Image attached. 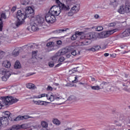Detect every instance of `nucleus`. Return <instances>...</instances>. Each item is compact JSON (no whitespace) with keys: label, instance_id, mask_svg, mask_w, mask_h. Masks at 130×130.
<instances>
[{"label":"nucleus","instance_id":"f257e3e1","mask_svg":"<svg viewBox=\"0 0 130 130\" xmlns=\"http://www.w3.org/2000/svg\"><path fill=\"white\" fill-rule=\"evenodd\" d=\"M2 101H0V109H2L3 105H11L19 101V100L12 96L1 97Z\"/></svg>","mask_w":130,"mask_h":130},{"label":"nucleus","instance_id":"f03ea898","mask_svg":"<svg viewBox=\"0 0 130 130\" xmlns=\"http://www.w3.org/2000/svg\"><path fill=\"white\" fill-rule=\"evenodd\" d=\"M119 14H130V4L129 2H126L124 5H121L118 10Z\"/></svg>","mask_w":130,"mask_h":130},{"label":"nucleus","instance_id":"7ed1b4c3","mask_svg":"<svg viewBox=\"0 0 130 130\" xmlns=\"http://www.w3.org/2000/svg\"><path fill=\"white\" fill-rule=\"evenodd\" d=\"M0 74L3 75L2 79V81H4V82H7L9 78L11 77V75H12L11 72L5 68H2L0 69Z\"/></svg>","mask_w":130,"mask_h":130},{"label":"nucleus","instance_id":"20e7f679","mask_svg":"<svg viewBox=\"0 0 130 130\" xmlns=\"http://www.w3.org/2000/svg\"><path fill=\"white\" fill-rule=\"evenodd\" d=\"M58 6H53L50 9L49 11L48 14L50 15H52L53 16H59V14H60V9Z\"/></svg>","mask_w":130,"mask_h":130},{"label":"nucleus","instance_id":"39448f33","mask_svg":"<svg viewBox=\"0 0 130 130\" xmlns=\"http://www.w3.org/2000/svg\"><path fill=\"white\" fill-rule=\"evenodd\" d=\"M24 14L26 18H34V9H33L31 7H27L25 8Z\"/></svg>","mask_w":130,"mask_h":130},{"label":"nucleus","instance_id":"423d86ee","mask_svg":"<svg viewBox=\"0 0 130 130\" xmlns=\"http://www.w3.org/2000/svg\"><path fill=\"white\" fill-rule=\"evenodd\" d=\"M117 31V29H115L107 31H103L100 34L99 37L100 38H106L107 37L110 36L112 34H113V33H115Z\"/></svg>","mask_w":130,"mask_h":130},{"label":"nucleus","instance_id":"0eeeda50","mask_svg":"<svg viewBox=\"0 0 130 130\" xmlns=\"http://www.w3.org/2000/svg\"><path fill=\"white\" fill-rule=\"evenodd\" d=\"M45 20L48 24H53V23L55 22L56 19L54 15L49 14V13H47L45 15Z\"/></svg>","mask_w":130,"mask_h":130},{"label":"nucleus","instance_id":"6e6552de","mask_svg":"<svg viewBox=\"0 0 130 130\" xmlns=\"http://www.w3.org/2000/svg\"><path fill=\"white\" fill-rule=\"evenodd\" d=\"M16 17L18 21H24V20L27 18L26 14H25V12L23 11L22 12L21 10H18L17 11Z\"/></svg>","mask_w":130,"mask_h":130},{"label":"nucleus","instance_id":"1a4fd4ad","mask_svg":"<svg viewBox=\"0 0 130 130\" xmlns=\"http://www.w3.org/2000/svg\"><path fill=\"white\" fill-rule=\"evenodd\" d=\"M9 124V120L8 118L2 117L0 119V129L2 128L1 126L6 127Z\"/></svg>","mask_w":130,"mask_h":130},{"label":"nucleus","instance_id":"9d476101","mask_svg":"<svg viewBox=\"0 0 130 130\" xmlns=\"http://www.w3.org/2000/svg\"><path fill=\"white\" fill-rule=\"evenodd\" d=\"M46 46L48 48V51H52V50H54L55 45L54 44V42H50L47 43Z\"/></svg>","mask_w":130,"mask_h":130},{"label":"nucleus","instance_id":"9b49d317","mask_svg":"<svg viewBox=\"0 0 130 130\" xmlns=\"http://www.w3.org/2000/svg\"><path fill=\"white\" fill-rule=\"evenodd\" d=\"M58 7L60 8L59 10H60V13H61V11H70V6H66L62 3L59 4Z\"/></svg>","mask_w":130,"mask_h":130},{"label":"nucleus","instance_id":"f8f14e48","mask_svg":"<svg viewBox=\"0 0 130 130\" xmlns=\"http://www.w3.org/2000/svg\"><path fill=\"white\" fill-rule=\"evenodd\" d=\"M82 34H83L82 31H76L75 34L71 37V40H76L78 38V36H81Z\"/></svg>","mask_w":130,"mask_h":130},{"label":"nucleus","instance_id":"ddd939ff","mask_svg":"<svg viewBox=\"0 0 130 130\" xmlns=\"http://www.w3.org/2000/svg\"><path fill=\"white\" fill-rule=\"evenodd\" d=\"M88 39H94L97 38V34L95 32H90L87 35Z\"/></svg>","mask_w":130,"mask_h":130},{"label":"nucleus","instance_id":"4468645a","mask_svg":"<svg viewBox=\"0 0 130 130\" xmlns=\"http://www.w3.org/2000/svg\"><path fill=\"white\" fill-rule=\"evenodd\" d=\"M3 67L6 68V69H10L11 68V62L8 60H5L2 62Z\"/></svg>","mask_w":130,"mask_h":130},{"label":"nucleus","instance_id":"2eb2a0df","mask_svg":"<svg viewBox=\"0 0 130 130\" xmlns=\"http://www.w3.org/2000/svg\"><path fill=\"white\" fill-rule=\"evenodd\" d=\"M7 19V15H6L5 13H2L1 15L0 21H1L0 23V31H3V21H2V19Z\"/></svg>","mask_w":130,"mask_h":130},{"label":"nucleus","instance_id":"dca6fc26","mask_svg":"<svg viewBox=\"0 0 130 130\" xmlns=\"http://www.w3.org/2000/svg\"><path fill=\"white\" fill-rule=\"evenodd\" d=\"M33 102H34L35 104H36L37 105H41V106H43V105H47V102L45 101H34L33 100Z\"/></svg>","mask_w":130,"mask_h":130},{"label":"nucleus","instance_id":"f3484780","mask_svg":"<svg viewBox=\"0 0 130 130\" xmlns=\"http://www.w3.org/2000/svg\"><path fill=\"white\" fill-rule=\"evenodd\" d=\"M67 52H68V51H67L66 49H62L56 53V56H60V55H63V54H66Z\"/></svg>","mask_w":130,"mask_h":130},{"label":"nucleus","instance_id":"a211bd4d","mask_svg":"<svg viewBox=\"0 0 130 130\" xmlns=\"http://www.w3.org/2000/svg\"><path fill=\"white\" fill-rule=\"evenodd\" d=\"M36 21L38 24H40V25H43V23H44V19L40 16L37 17Z\"/></svg>","mask_w":130,"mask_h":130},{"label":"nucleus","instance_id":"6ab92c4d","mask_svg":"<svg viewBox=\"0 0 130 130\" xmlns=\"http://www.w3.org/2000/svg\"><path fill=\"white\" fill-rule=\"evenodd\" d=\"M127 36H129L127 29H125L124 32L120 35V37L121 38H124V37H127Z\"/></svg>","mask_w":130,"mask_h":130},{"label":"nucleus","instance_id":"aec40b11","mask_svg":"<svg viewBox=\"0 0 130 130\" xmlns=\"http://www.w3.org/2000/svg\"><path fill=\"white\" fill-rule=\"evenodd\" d=\"M41 125L43 127L42 130H48L47 127H48V124L46 121H43L41 122Z\"/></svg>","mask_w":130,"mask_h":130},{"label":"nucleus","instance_id":"412c9836","mask_svg":"<svg viewBox=\"0 0 130 130\" xmlns=\"http://www.w3.org/2000/svg\"><path fill=\"white\" fill-rule=\"evenodd\" d=\"M31 28L32 31H34L39 30V28H38V24L36 23H34L31 25Z\"/></svg>","mask_w":130,"mask_h":130},{"label":"nucleus","instance_id":"4be33fe9","mask_svg":"<svg viewBox=\"0 0 130 130\" xmlns=\"http://www.w3.org/2000/svg\"><path fill=\"white\" fill-rule=\"evenodd\" d=\"M101 49V47H100V46L96 45L90 48L89 50L90 51H93L94 52L95 51H97L99 50V49Z\"/></svg>","mask_w":130,"mask_h":130},{"label":"nucleus","instance_id":"5701e85b","mask_svg":"<svg viewBox=\"0 0 130 130\" xmlns=\"http://www.w3.org/2000/svg\"><path fill=\"white\" fill-rule=\"evenodd\" d=\"M80 10V8L78 7L77 5L73 6L72 9L71 11L74 13L76 14V13H78Z\"/></svg>","mask_w":130,"mask_h":130},{"label":"nucleus","instance_id":"b1692460","mask_svg":"<svg viewBox=\"0 0 130 130\" xmlns=\"http://www.w3.org/2000/svg\"><path fill=\"white\" fill-rule=\"evenodd\" d=\"M68 30V28H64V29H57L56 30H54L53 31V33L54 34H58L59 33H62V32H64Z\"/></svg>","mask_w":130,"mask_h":130},{"label":"nucleus","instance_id":"393cba45","mask_svg":"<svg viewBox=\"0 0 130 130\" xmlns=\"http://www.w3.org/2000/svg\"><path fill=\"white\" fill-rule=\"evenodd\" d=\"M66 49H67L68 51H69V52H71L73 50L76 49V46H69L66 47Z\"/></svg>","mask_w":130,"mask_h":130},{"label":"nucleus","instance_id":"a878e982","mask_svg":"<svg viewBox=\"0 0 130 130\" xmlns=\"http://www.w3.org/2000/svg\"><path fill=\"white\" fill-rule=\"evenodd\" d=\"M21 66L20 62L18 60L16 61L14 64V69H16L17 70L18 69H21Z\"/></svg>","mask_w":130,"mask_h":130},{"label":"nucleus","instance_id":"bb28decb","mask_svg":"<svg viewBox=\"0 0 130 130\" xmlns=\"http://www.w3.org/2000/svg\"><path fill=\"white\" fill-rule=\"evenodd\" d=\"M26 87L28 89H33V90L36 89V86H35V85L32 83H28L26 84Z\"/></svg>","mask_w":130,"mask_h":130},{"label":"nucleus","instance_id":"cd10ccee","mask_svg":"<svg viewBox=\"0 0 130 130\" xmlns=\"http://www.w3.org/2000/svg\"><path fill=\"white\" fill-rule=\"evenodd\" d=\"M23 21L24 20H19V21L15 22L14 23V25L16 26L15 28H18V27H20V26H21V25H23Z\"/></svg>","mask_w":130,"mask_h":130},{"label":"nucleus","instance_id":"c85d7f7f","mask_svg":"<svg viewBox=\"0 0 130 130\" xmlns=\"http://www.w3.org/2000/svg\"><path fill=\"white\" fill-rule=\"evenodd\" d=\"M114 124L115 125H115L116 129H117V128L119 127H121L122 126L121 123H119V122H118L117 121H114Z\"/></svg>","mask_w":130,"mask_h":130},{"label":"nucleus","instance_id":"c756f323","mask_svg":"<svg viewBox=\"0 0 130 130\" xmlns=\"http://www.w3.org/2000/svg\"><path fill=\"white\" fill-rule=\"evenodd\" d=\"M71 53L72 55L76 56V55H80V51H78V52H77L76 49H75L74 50L72 51L71 52Z\"/></svg>","mask_w":130,"mask_h":130},{"label":"nucleus","instance_id":"7c9ffc66","mask_svg":"<svg viewBox=\"0 0 130 130\" xmlns=\"http://www.w3.org/2000/svg\"><path fill=\"white\" fill-rule=\"evenodd\" d=\"M30 3L29 0H21V4L25 6H27Z\"/></svg>","mask_w":130,"mask_h":130},{"label":"nucleus","instance_id":"2f4dec72","mask_svg":"<svg viewBox=\"0 0 130 130\" xmlns=\"http://www.w3.org/2000/svg\"><path fill=\"white\" fill-rule=\"evenodd\" d=\"M53 123H54V124H56V125H59V124H60V121H59L57 119H53Z\"/></svg>","mask_w":130,"mask_h":130},{"label":"nucleus","instance_id":"473e14b6","mask_svg":"<svg viewBox=\"0 0 130 130\" xmlns=\"http://www.w3.org/2000/svg\"><path fill=\"white\" fill-rule=\"evenodd\" d=\"M90 87L91 88L92 90H100L101 89V88H100V86L99 85H97V86H90Z\"/></svg>","mask_w":130,"mask_h":130},{"label":"nucleus","instance_id":"72a5a7b5","mask_svg":"<svg viewBox=\"0 0 130 130\" xmlns=\"http://www.w3.org/2000/svg\"><path fill=\"white\" fill-rule=\"evenodd\" d=\"M23 120V116H18L16 118L14 119V121H18Z\"/></svg>","mask_w":130,"mask_h":130},{"label":"nucleus","instance_id":"f704fd0d","mask_svg":"<svg viewBox=\"0 0 130 130\" xmlns=\"http://www.w3.org/2000/svg\"><path fill=\"white\" fill-rule=\"evenodd\" d=\"M108 130H116V128H115V125H112L108 126Z\"/></svg>","mask_w":130,"mask_h":130},{"label":"nucleus","instance_id":"c9c22d12","mask_svg":"<svg viewBox=\"0 0 130 130\" xmlns=\"http://www.w3.org/2000/svg\"><path fill=\"white\" fill-rule=\"evenodd\" d=\"M4 114H5V116H4L3 117H7V118H8V117H10L11 113H10V112L9 111H5L4 112Z\"/></svg>","mask_w":130,"mask_h":130},{"label":"nucleus","instance_id":"e433bc0d","mask_svg":"<svg viewBox=\"0 0 130 130\" xmlns=\"http://www.w3.org/2000/svg\"><path fill=\"white\" fill-rule=\"evenodd\" d=\"M123 87H125L123 88L124 91H126V92H130V88H128V86H125V85L123 84Z\"/></svg>","mask_w":130,"mask_h":130},{"label":"nucleus","instance_id":"4c0bfd02","mask_svg":"<svg viewBox=\"0 0 130 130\" xmlns=\"http://www.w3.org/2000/svg\"><path fill=\"white\" fill-rule=\"evenodd\" d=\"M76 72H78V70H77L76 68H74L69 71V74L70 75H72V74H74V73H76Z\"/></svg>","mask_w":130,"mask_h":130},{"label":"nucleus","instance_id":"58836bf2","mask_svg":"<svg viewBox=\"0 0 130 130\" xmlns=\"http://www.w3.org/2000/svg\"><path fill=\"white\" fill-rule=\"evenodd\" d=\"M57 56H56V54L55 55V56L52 57L51 59L52 61H53V62H56V61L57 60Z\"/></svg>","mask_w":130,"mask_h":130},{"label":"nucleus","instance_id":"ea45409f","mask_svg":"<svg viewBox=\"0 0 130 130\" xmlns=\"http://www.w3.org/2000/svg\"><path fill=\"white\" fill-rule=\"evenodd\" d=\"M54 95H52V94H50L49 98V100H50V101H51V102H52L53 101H54Z\"/></svg>","mask_w":130,"mask_h":130},{"label":"nucleus","instance_id":"a19ab883","mask_svg":"<svg viewBox=\"0 0 130 130\" xmlns=\"http://www.w3.org/2000/svg\"><path fill=\"white\" fill-rule=\"evenodd\" d=\"M6 55V53L5 52L1 51H0V59H2L4 56Z\"/></svg>","mask_w":130,"mask_h":130},{"label":"nucleus","instance_id":"79ce46f5","mask_svg":"<svg viewBox=\"0 0 130 130\" xmlns=\"http://www.w3.org/2000/svg\"><path fill=\"white\" fill-rule=\"evenodd\" d=\"M20 53V52H19V51H13L12 54L13 55H14L15 56H18V55H19Z\"/></svg>","mask_w":130,"mask_h":130},{"label":"nucleus","instance_id":"37998d69","mask_svg":"<svg viewBox=\"0 0 130 130\" xmlns=\"http://www.w3.org/2000/svg\"><path fill=\"white\" fill-rule=\"evenodd\" d=\"M96 31H98V32H100V31H102L103 30V27L102 26H98L95 28Z\"/></svg>","mask_w":130,"mask_h":130},{"label":"nucleus","instance_id":"c03bdc74","mask_svg":"<svg viewBox=\"0 0 130 130\" xmlns=\"http://www.w3.org/2000/svg\"><path fill=\"white\" fill-rule=\"evenodd\" d=\"M48 64H49V67H50V68H53V67H54V62H53L52 61H50L48 63Z\"/></svg>","mask_w":130,"mask_h":130},{"label":"nucleus","instance_id":"a18cd8bd","mask_svg":"<svg viewBox=\"0 0 130 130\" xmlns=\"http://www.w3.org/2000/svg\"><path fill=\"white\" fill-rule=\"evenodd\" d=\"M82 44L81 45L84 46V45H88L89 44V42L87 40L84 41L83 42H81Z\"/></svg>","mask_w":130,"mask_h":130},{"label":"nucleus","instance_id":"49530a36","mask_svg":"<svg viewBox=\"0 0 130 130\" xmlns=\"http://www.w3.org/2000/svg\"><path fill=\"white\" fill-rule=\"evenodd\" d=\"M23 119H28V118H33V117H31L29 115H24L22 116Z\"/></svg>","mask_w":130,"mask_h":130},{"label":"nucleus","instance_id":"de8ad7c7","mask_svg":"<svg viewBox=\"0 0 130 130\" xmlns=\"http://www.w3.org/2000/svg\"><path fill=\"white\" fill-rule=\"evenodd\" d=\"M75 14L72 10H70V11L68 13V16L69 17H72Z\"/></svg>","mask_w":130,"mask_h":130},{"label":"nucleus","instance_id":"09e8293b","mask_svg":"<svg viewBox=\"0 0 130 130\" xmlns=\"http://www.w3.org/2000/svg\"><path fill=\"white\" fill-rule=\"evenodd\" d=\"M116 25V23L115 22H113L109 24V27H114Z\"/></svg>","mask_w":130,"mask_h":130},{"label":"nucleus","instance_id":"8fccbe9b","mask_svg":"<svg viewBox=\"0 0 130 130\" xmlns=\"http://www.w3.org/2000/svg\"><path fill=\"white\" fill-rule=\"evenodd\" d=\"M108 84H109V82H103L101 84V86H107V85H108Z\"/></svg>","mask_w":130,"mask_h":130},{"label":"nucleus","instance_id":"3c124183","mask_svg":"<svg viewBox=\"0 0 130 130\" xmlns=\"http://www.w3.org/2000/svg\"><path fill=\"white\" fill-rule=\"evenodd\" d=\"M37 55V51H33L32 52V56H36V55Z\"/></svg>","mask_w":130,"mask_h":130},{"label":"nucleus","instance_id":"603ef678","mask_svg":"<svg viewBox=\"0 0 130 130\" xmlns=\"http://www.w3.org/2000/svg\"><path fill=\"white\" fill-rule=\"evenodd\" d=\"M46 94L45 93H43L42 94L39 95V98H42V97H45L46 96Z\"/></svg>","mask_w":130,"mask_h":130},{"label":"nucleus","instance_id":"864d4df0","mask_svg":"<svg viewBox=\"0 0 130 130\" xmlns=\"http://www.w3.org/2000/svg\"><path fill=\"white\" fill-rule=\"evenodd\" d=\"M78 77L76 76L75 77V80L72 81V83H78Z\"/></svg>","mask_w":130,"mask_h":130},{"label":"nucleus","instance_id":"5fc2aeb1","mask_svg":"<svg viewBox=\"0 0 130 130\" xmlns=\"http://www.w3.org/2000/svg\"><path fill=\"white\" fill-rule=\"evenodd\" d=\"M63 60H64V57H60L59 58V61H60V62H62V61H63Z\"/></svg>","mask_w":130,"mask_h":130},{"label":"nucleus","instance_id":"6e6d98bb","mask_svg":"<svg viewBox=\"0 0 130 130\" xmlns=\"http://www.w3.org/2000/svg\"><path fill=\"white\" fill-rule=\"evenodd\" d=\"M61 43H62V42H61V41H60V40H58V41H56V44H57L58 45H61Z\"/></svg>","mask_w":130,"mask_h":130},{"label":"nucleus","instance_id":"4d7b16f0","mask_svg":"<svg viewBox=\"0 0 130 130\" xmlns=\"http://www.w3.org/2000/svg\"><path fill=\"white\" fill-rule=\"evenodd\" d=\"M47 90H49V91H52V90H53V88L51 86H48Z\"/></svg>","mask_w":130,"mask_h":130},{"label":"nucleus","instance_id":"13d9d810","mask_svg":"<svg viewBox=\"0 0 130 130\" xmlns=\"http://www.w3.org/2000/svg\"><path fill=\"white\" fill-rule=\"evenodd\" d=\"M55 3H56V4H58V7H59V5H60V4H61V3H60V1H59V0H54Z\"/></svg>","mask_w":130,"mask_h":130},{"label":"nucleus","instance_id":"bf43d9fd","mask_svg":"<svg viewBox=\"0 0 130 130\" xmlns=\"http://www.w3.org/2000/svg\"><path fill=\"white\" fill-rule=\"evenodd\" d=\"M66 87H73L72 83H68L66 85Z\"/></svg>","mask_w":130,"mask_h":130},{"label":"nucleus","instance_id":"052dcab7","mask_svg":"<svg viewBox=\"0 0 130 130\" xmlns=\"http://www.w3.org/2000/svg\"><path fill=\"white\" fill-rule=\"evenodd\" d=\"M12 12H14L16 11V7H13L11 9Z\"/></svg>","mask_w":130,"mask_h":130},{"label":"nucleus","instance_id":"680f3d73","mask_svg":"<svg viewBox=\"0 0 130 130\" xmlns=\"http://www.w3.org/2000/svg\"><path fill=\"white\" fill-rule=\"evenodd\" d=\"M95 19H98L99 18V15L98 14H96L94 15Z\"/></svg>","mask_w":130,"mask_h":130},{"label":"nucleus","instance_id":"e2e57ef3","mask_svg":"<svg viewBox=\"0 0 130 130\" xmlns=\"http://www.w3.org/2000/svg\"><path fill=\"white\" fill-rule=\"evenodd\" d=\"M117 0H110L111 4H113V3H115Z\"/></svg>","mask_w":130,"mask_h":130},{"label":"nucleus","instance_id":"0e129e2a","mask_svg":"<svg viewBox=\"0 0 130 130\" xmlns=\"http://www.w3.org/2000/svg\"><path fill=\"white\" fill-rule=\"evenodd\" d=\"M60 66H61V63H59L56 64L55 67L58 68V67H59Z\"/></svg>","mask_w":130,"mask_h":130},{"label":"nucleus","instance_id":"69168bd1","mask_svg":"<svg viewBox=\"0 0 130 130\" xmlns=\"http://www.w3.org/2000/svg\"><path fill=\"white\" fill-rule=\"evenodd\" d=\"M109 55V53H105V54H104V56H105V57H107V56H108Z\"/></svg>","mask_w":130,"mask_h":130},{"label":"nucleus","instance_id":"338daca9","mask_svg":"<svg viewBox=\"0 0 130 130\" xmlns=\"http://www.w3.org/2000/svg\"><path fill=\"white\" fill-rule=\"evenodd\" d=\"M120 48H121L122 49H123V48H124V47H125V46L124 45H120Z\"/></svg>","mask_w":130,"mask_h":130},{"label":"nucleus","instance_id":"774afa93","mask_svg":"<svg viewBox=\"0 0 130 130\" xmlns=\"http://www.w3.org/2000/svg\"><path fill=\"white\" fill-rule=\"evenodd\" d=\"M91 79L92 82H95V81H96V79L94 78L91 77Z\"/></svg>","mask_w":130,"mask_h":130}]
</instances>
